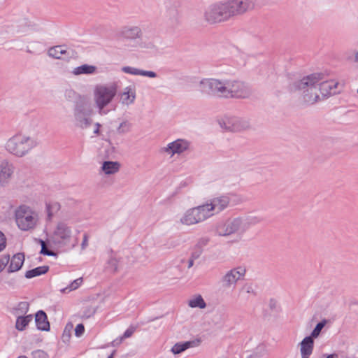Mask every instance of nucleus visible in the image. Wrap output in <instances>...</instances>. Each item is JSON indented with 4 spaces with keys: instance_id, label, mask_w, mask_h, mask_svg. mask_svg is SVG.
<instances>
[{
    "instance_id": "obj_1",
    "label": "nucleus",
    "mask_w": 358,
    "mask_h": 358,
    "mask_svg": "<svg viewBox=\"0 0 358 358\" xmlns=\"http://www.w3.org/2000/svg\"><path fill=\"white\" fill-rule=\"evenodd\" d=\"M255 6V0H227L210 5L205 10L204 19L210 24H217L245 14Z\"/></svg>"
},
{
    "instance_id": "obj_2",
    "label": "nucleus",
    "mask_w": 358,
    "mask_h": 358,
    "mask_svg": "<svg viewBox=\"0 0 358 358\" xmlns=\"http://www.w3.org/2000/svg\"><path fill=\"white\" fill-rule=\"evenodd\" d=\"M262 221L256 216L238 217L222 221L215 227V234L219 236H229L234 234H243L251 226Z\"/></svg>"
},
{
    "instance_id": "obj_3",
    "label": "nucleus",
    "mask_w": 358,
    "mask_h": 358,
    "mask_svg": "<svg viewBox=\"0 0 358 358\" xmlns=\"http://www.w3.org/2000/svg\"><path fill=\"white\" fill-rule=\"evenodd\" d=\"M323 79L324 75L322 73H312L294 83L292 89L301 92L305 102L308 104H313L320 100L318 83L323 80Z\"/></svg>"
},
{
    "instance_id": "obj_4",
    "label": "nucleus",
    "mask_w": 358,
    "mask_h": 358,
    "mask_svg": "<svg viewBox=\"0 0 358 358\" xmlns=\"http://www.w3.org/2000/svg\"><path fill=\"white\" fill-rule=\"evenodd\" d=\"M48 241L58 248L67 246L73 248L78 243L77 238L72 242L71 227L64 222H59L57 224L52 234L50 236Z\"/></svg>"
},
{
    "instance_id": "obj_5",
    "label": "nucleus",
    "mask_w": 358,
    "mask_h": 358,
    "mask_svg": "<svg viewBox=\"0 0 358 358\" xmlns=\"http://www.w3.org/2000/svg\"><path fill=\"white\" fill-rule=\"evenodd\" d=\"M116 94L117 86L115 83L97 85L94 87L93 99L100 115L107 113L104 108L112 101Z\"/></svg>"
},
{
    "instance_id": "obj_6",
    "label": "nucleus",
    "mask_w": 358,
    "mask_h": 358,
    "mask_svg": "<svg viewBox=\"0 0 358 358\" xmlns=\"http://www.w3.org/2000/svg\"><path fill=\"white\" fill-rule=\"evenodd\" d=\"M36 145L37 142L34 138L17 134L9 138L6 144V149L14 155L23 157Z\"/></svg>"
},
{
    "instance_id": "obj_7",
    "label": "nucleus",
    "mask_w": 358,
    "mask_h": 358,
    "mask_svg": "<svg viewBox=\"0 0 358 358\" xmlns=\"http://www.w3.org/2000/svg\"><path fill=\"white\" fill-rule=\"evenodd\" d=\"M15 217L17 227L22 231L34 229L39 220L38 213L26 205H22L15 210Z\"/></svg>"
},
{
    "instance_id": "obj_8",
    "label": "nucleus",
    "mask_w": 358,
    "mask_h": 358,
    "mask_svg": "<svg viewBox=\"0 0 358 358\" xmlns=\"http://www.w3.org/2000/svg\"><path fill=\"white\" fill-rule=\"evenodd\" d=\"M199 88L202 94L212 96L227 98V80L204 78L199 82Z\"/></svg>"
},
{
    "instance_id": "obj_9",
    "label": "nucleus",
    "mask_w": 358,
    "mask_h": 358,
    "mask_svg": "<svg viewBox=\"0 0 358 358\" xmlns=\"http://www.w3.org/2000/svg\"><path fill=\"white\" fill-rule=\"evenodd\" d=\"M219 124L226 131L241 132L252 128L250 120L241 117H224L219 120Z\"/></svg>"
},
{
    "instance_id": "obj_10",
    "label": "nucleus",
    "mask_w": 358,
    "mask_h": 358,
    "mask_svg": "<svg viewBox=\"0 0 358 358\" xmlns=\"http://www.w3.org/2000/svg\"><path fill=\"white\" fill-rule=\"evenodd\" d=\"M92 109L91 106L85 102L77 103L73 109V117L75 125L81 129L89 127L92 120Z\"/></svg>"
},
{
    "instance_id": "obj_11",
    "label": "nucleus",
    "mask_w": 358,
    "mask_h": 358,
    "mask_svg": "<svg viewBox=\"0 0 358 358\" xmlns=\"http://www.w3.org/2000/svg\"><path fill=\"white\" fill-rule=\"evenodd\" d=\"M227 90L229 92H227V98L245 99L251 94L250 90L244 83L237 80H227Z\"/></svg>"
},
{
    "instance_id": "obj_12",
    "label": "nucleus",
    "mask_w": 358,
    "mask_h": 358,
    "mask_svg": "<svg viewBox=\"0 0 358 358\" xmlns=\"http://www.w3.org/2000/svg\"><path fill=\"white\" fill-rule=\"evenodd\" d=\"M237 195L226 194L216 196L210 200L215 214L220 213L227 208L231 203H237Z\"/></svg>"
},
{
    "instance_id": "obj_13",
    "label": "nucleus",
    "mask_w": 358,
    "mask_h": 358,
    "mask_svg": "<svg viewBox=\"0 0 358 358\" xmlns=\"http://www.w3.org/2000/svg\"><path fill=\"white\" fill-rule=\"evenodd\" d=\"M245 273L246 268L243 266H238L228 271L221 278L222 287L229 289L234 286L237 281L243 278Z\"/></svg>"
},
{
    "instance_id": "obj_14",
    "label": "nucleus",
    "mask_w": 358,
    "mask_h": 358,
    "mask_svg": "<svg viewBox=\"0 0 358 358\" xmlns=\"http://www.w3.org/2000/svg\"><path fill=\"white\" fill-rule=\"evenodd\" d=\"M189 142L184 139H177L169 143L166 147L162 148V152L171 155L180 154L189 148Z\"/></svg>"
},
{
    "instance_id": "obj_15",
    "label": "nucleus",
    "mask_w": 358,
    "mask_h": 358,
    "mask_svg": "<svg viewBox=\"0 0 358 358\" xmlns=\"http://www.w3.org/2000/svg\"><path fill=\"white\" fill-rule=\"evenodd\" d=\"M120 37L127 40L141 39L143 36V31L138 26H124L118 32Z\"/></svg>"
},
{
    "instance_id": "obj_16",
    "label": "nucleus",
    "mask_w": 358,
    "mask_h": 358,
    "mask_svg": "<svg viewBox=\"0 0 358 358\" xmlns=\"http://www.w3.org/2000/svg\"><path fill=\"white\" fill-rule=\"evenodd\" d=\"M338 85V82L335 80H321L318 83V93L322 95V98L328 97L337 93Z\"/></svg>"
},
{
    "instance_id": "obj_17",
    "label": "nucleus",
    "mask_w": 358,
    "mask_h": 358,
    "mask_svg": "<svg viewBox=\"0 0 358 358\" xmlns=\"http://www.w3.org/2000/svg\"><path fill=\"white\" fill-rule=\"evenodd\" d=\"M48 55L55 59H69L76 56V52L71 49H66L64 45H57L48 50Z\"/></svg>"
},
{
    "instance_id": "obj_18",
    "label": "nucleus",
    "mask_w": 358,
    "mask_h": 358,
    "mask_svg": "<svg viewBox=\"0 0 358 358\" xmlns=\"http://www.w3.org/2000/svg\"><path fill=\"white\" fill-rule=\"evenodd\" d=\"M180 221L181 224L187 226L196 224L203 222L196 207L189 208L186 210L180 218Z\"/></svg>"
},
{
    "instance_id": "obj_19",
    "label": "nucleus",
    "mask_w": 358,
    "mask_h": 358,
    "mask_svg": "<svg viewBox=\"0 0 358 358\" xmlns=\"http://www.w3.org/2000/svg\"><path fill=\"white\" fill-rule=\"evenodd\" d=\"M164 17L167 23L172 26L177 25L180 22V13L178 7L170 3L166 6V10L164 12Z\"/></svg>"
},
{
    "instance_id": "obj_20",
    "label": "nucleus",
    "mask_w": 358,
    "mask_h": 358,
    "mask_svg": "<svg viewBox=\"0 0 358 358\" xmlns=\"http://www.w3.org/2000/svg\"><path fill=\"white\" fill-rule=\"evenodd\" d=\"M14 173V166L12 164L3 162L0 164V185L5 186L10 182Z\"/></svg>"
},
{
    "instance_id": "obj_21",
    "label": "nucleus",
    "mask_w": 358,
    "mask_h": 358,
    "mask_svg": "<svg viewBox=\"0 0 358 358\" xmlns=\"http://www.w3.org/2000/svg\"><path fill=\"white\" fill-rule=\"evenodd\" d=\"M301 358H309L314 348V339L309 336L305 337L299 343Z\"/></svg>"
},
{
    "instance_id": "obj_22",
    "label": "nucleus",
    "mask_w": 358,
    "mask_h": 358,
    "mask_svg": "<svg viewBox=\"0 0 358 358\" xmlns=\"http://www.w3.org/2000/svg\"><path fill=\"white\" fill-rule=\"evenodd\" d=\"M199 341H189L185 342H178L176 343L171 349V352L176 355H179L183 352H185L186 350L196 347L199 345Z\"/></svg>"
},
{
    "instance_id": "obj_23",
    "label": "nucleus",
    "mask_w": 358,
    "mask_h": 358,
    "mask_svg": "<svg viewBox=\"0 0 358 358\" xmlns=\"http://www.w3.org/2000/svg\"><path fill=\"white\" fill-rule=\"evenodd\" d=\"M35 322L38 329L45 331L50 330V323L47 315L43 310H38L36 313Z\"/></svg>"
},
{
    "instance_id": "obj_24",
    "label": "nucleus",
    "mask_w": 358,
    "mask_h": 358,
    "mask_svg": "<svg viewBox=\"0 0 358 358\" xmlns=\"http://www.w3.org/2000/svg\"><path fill=\"white\" fill-rule=\"evenodd\" d=\"M122 71L125 73H129L135 76H143L152 78L157 77V73L154 71L141 70L131 66H124L122 67Z\"/></svg>"
},
{
    "instance_id": "obj_25",
    "label": "nucleus",
    "mask_w": 358,
    "mask_h": 358,
    "mask_svg": "<svg viewBox=\"0 0 358 358\" xmlns=\"http://www.w3.org/2000/svg\"><path fill=\"white\" fill-rule=\"evenodd\" d=\"M24 262V255L23 253H17L13 255L8 269V273H13L20 270Z\"/></svg>"
},
{
    "instance_id": "obj_26",
    "label": "nucleus",
    "mask_w": 358,
    "mask_h": 358,
    "mask_svg": "<svg viewBox=\"0 0 358 358\" xmlns=\"http://www.w3.org/2000/svg\"><path fill=\"white\" fill-rule=\"evenodd\" d=\"M211 206L212 204L210 201L196 207L203 222L215 214V210Z\"/></svg>"
},
{
    "instance_id": "obj_27",
    "label": "nucleus",
    "mask_w": 358,
    "mask_h": 358,
    "mask_svg": "<svg viewBox=\"0 0 358 358\" xmlns=\"http://www.w3.org/2000/svg\"><path fill=\"white\" fill-rule=\"evenodd\" d=\"M136 99V92L131 87H126L124 91L120 94V102L122 104L129 106L132 104Z\"/></svg>"
},
{
    "instance_id": "obj_28",
    "label": "nucleus",
    "mask_w": 358,
    "mask_h": 358,
    "mask_svg": "<svg viewBox=\"0 0 358 358\" xmlns=\"http://www.w3.org/2000/svg\"><path fill=\"white\" fill-rule=\"evenodd\" d=\"M120 168V164L117 162L106 161L102 164V171L106 175H111L117 173Z\"/></svg>"
},
{
    "instance_id": "obj_29",
    "label": "nucleus",
    "mask_w": 358,
    "mask_h": 358,
    "mask_svg": "<svg viewBox=\"0 0 358 358\" xmlns=\"http://www.w3.org/2000/svg\"><path fill=\"white\" fill-rule=\"evenodd\" d=\"M96 67L95 66L89 65V64H83L80 66L74 68L72 73L76 76H78L80 74H86V75L94 74L96 73Z\"/></svg>"
},
{
    "instance_id": "obj_30",
    "label": "nucleus",
    "mask_w": 358,
    "mask_h": 358,
    "mask_svg": "<svg viewBox=\"0 0 358 358\" xmlns=\"http://www.w3.org/2000/svg\"><path fill=\"white\" fill-rule=\"evenodd\" d=\"M33 320L32 315H27L26 316L19 315L17 317L15 328L18 331H23L26 328V327Z\"/></svg>"
},
{
    "instance_id": "obj_31",
    "label": "nucleus",
    "mask_w": 358,
    "mask_h": 358,
    "mask_svg": "<svg viewBox=\"0 0 358 358\" xmlns=\"http://www.w3.org/2000/svg\"><path fill=\"white\" fill-rule=\"evenodd\" d=\"M49 270L48 266H38L35 268L27 271L25 273L26 278H32L34 277L39 276L46 273Z\"/></svg>"
},
{
    "instance_id": "obj_32",
    "label": "nucleus",
    "mask_w": 358,
    "mask_h": 358,
    "mask_svg": "<svg viewBox=\"0 0 358 358\" xmlns=\"http://www.w3.org/2000/svg\"><path fill=\"white\" fill-rule=\"evenodd\" d=\"M188 305L191 308H199L201 309L206 307V303L201 295H198L195 298L190 299L188 302Z\"/></svg>"
},
{
    "instance_id": "obj_33",
    "label": "nucleus",
    "mask_w": 358,
    "mask_h": 358,
    "mask_svg": "<svg viewBox=\"0 0 358 358\" xmlns=\"http://www.w3.org/2000/svg\"><path fill=\"white\" fill-rule=\"evenodd\" d=\"M60 209V204L58 202H52L46 205L48 220H51L54 215Z\"/></svg>"
},
{
    "instance_id": "obj_34",
    "label": "nucleus",
    "mask_w": 358,
    "mask_h": 358,
    "mask_svg": "<svg viewBox=\"0 0 358 358\" xmlns=\"http://www.w3.org/2000/svg\"><path fill=\"white\" fill-rule=\"evenodd\" d=\"M120 259L116 257H110L107 262L106 268L111 272L115 273L118 271Z\"/></svg>"
},
{
    "instance_id": "obj_35",
    "label": "nucleus",
    "mask_w": 358,
    "mask_h": 358,
    "mask_svg": "<svg viewBox=\"0 0 358 358\" xmlns=\"http://www.w3.org/2000/svg\"><path fill=\"white\" fill-rule=\"evenodd\" d=\"M73 328V325L71 322H68L66 324L62 335V340L64 343H67L69 342Z\"/></svg>"
},
{
    "instance_id": "obj_36",
    "label": "nucleus",
    "mask_w": 358,
    "mask_h": 358,
    "mask_svg": "<svg viewBox=\"0 0 358 358\" xmlns=\"http://www.w3.org/2000/svg\"><path fill=\"white\" fill-rule=\"evenodd\" d=\"M132 124L128 120L122 122L117 129V131L120 134H124L131 131L132 129Z\"/></svg>"
},
{
    "instance_id": "obj_37",
    "label": "nucleus",
    "mask_w": 358,
    "mask_h": 358,
    "mask_svg": "<svg viewBox=\"0 0 358 358\" xmlns=\"http://www.w3.org/2000/svg\"><path fill=\"white\" fill-rule=\"evenodd\" d=\"M13 33L16 34H24L29 29V26L27 25V22L25 20H23L20 23H16L13 25Z\"/></svg>"
},
{
    "instance_id": "obj_38",
    "label": "nucleus",
    "mask_w": 358,
    "mask_h": 358,
    "mask_svg": "<svg viewBox=\"0 0 358 358\" xmlns=\"http://www.w3.org/2000/svg\"><path fill=\"white\" fill-rule=\"evenodd\" d=\"M327 322V320H325V319L322 320L321 322H318L316 324L314 329L313 330V331L311 332L310 335L308 336L313 339L317 338L319 336V335L320 334L322 329L326 325Z\"/></svg>"
},
{
    "instance_id": "obj_39",
    "label": "nucleus",
    "mask_w": 358,
    "mask_h": 358,
    "mask_svg": "<svg viewBox=\"0 0 358 358\" xmlns=\"http://www.w3.org/2000/svg\"><path fill=\"white\" fill-rule=\"evenodd\" d=\"M36 241L41 245V250L40 253L47 256H57V253L47 248L46 243L42 239H36Z\"/></svg>"
},
{
    "instance_id": "obj_40",
    "label": "nucleus",
    "mask_w": 358,
    "mask_h": 358,
    "mask_svg": "<svg viewBox=\"0 0 358 358\" xmlns=\"http://www.w3.org/2000/svg\"><path fill=\"white\" fill-rule=\"evenodd\" d=\"M29 304L27 301L20 302L17 307L15 308V314H25L29 310Z\"/></svg>"
},
{
    "instance_id": "obj_41",
    "label": "nucleus",
    "mask_w": 358,
    "mask_h": 358,
    "mask_svg": "<svg viewBox=\"0 0 358 358\" xmlns=\"http://www.w3.org/2000/svg\"><path fill=\"white\" fill-rule=\"evenodd\" d=\"M83 282V278H79L75 280H73L68 287H65L62 290L63 292H71L72 290L76 289Z\"/></svg>"
},
{
    "instance_id": "obj_42",
    "label": "nucleus",
    "mask_w": 358,
    "mask_h": 358,
    "mask_svg": "<svg viewBox=\"0 0 358 358\" xmlns=\"http://www.w3.org/2000/svg\"><path fill=\"white\" fill-rule=\"evenodd\" d=\"M96 311V309L92 306H87L84 308L83 310L81 317L84 319H88L93 316Z\"/></svg>"
},
{
    "instance_id": "obj_43",
    "label": "nucleus",
    "mask_w": 358,
    "mask_h": 358,
    "mask_svg": "<svg viewBox=\"0 0 358 358\" xmlns=\"http://www.w3.org/2000/svg\"><path fill=\"white\" fill-rule=\"evenodd\" d=\"M240 292L256 296V292H255V289L253 288L252 285L250 284V283L245 284L241 289Z\"/></svg>"
},
{
    "instance_id": "obj_44",
    "label": "nucleus",
    "mask_w": 358,
    "mask_h": 358,
    "mask_svg": "<svg viewBox=\"0 0 358 358\" xmlns=\"http://www.w3.org/2000/svg\"><path fill=\"white\" fill-rule=\"evenodd\" d=\"M210 241V238L208 237H202L199 238L195 245V247L197 248L203 250V248L206 246Z\"/></svg>"
},
{
    "instance_id": "obj_45",
    "label": "nucleus",
    "mask_w": 358,
    "mask_h": 358,
    "mask_svg": "<svg viewBox=\"0 0 358 358\" xmlns=\"http://www.w3.org/2000/svg\"><path fill=\"white\" fill-rule=\"evenodd\" d=\"M33 358H48L49 356L47 352L42 350H36L31 353Z\"/></svg>"
},
{
    "instance_id": "obj_46",
    "label": "nucleus",
    "mask_w": 358,
    "mask_h": 358,
    "mask_svg": "<svg viewBox=\"0 0 358 358\" xmlns=\"http://www.w3.org/2000/svg\"><path fill=\"white\" fill-rule=\"evenodd\" d=\"M10 260V256L8 255L3 256L0 259V273L4 269L6 266L8 264Z\"/></svg>"
},
{
    "instance_id": "obj_47",
    "label": "nucleus",
    "mask_w": 358,
    "mask_h": 358,
    "mask_svg": "<svg viewBox=\"0 0 358 358\" xmlns=\"http://www.w3.org/2000/svg\"><path fill=\"white\" fill-rule=\"evenodd\" d=\"M136 331V327L134 326H130L124 333V334L121 336L123 339L129 338L132 336V334Z\"/></svg>"
},
{
    "instance_id": "obj_48",
    "label": "nucleus",
    "mask_w": 358,
    "mask_h": 358,
    "mask_svg": "<svg viewBox=\"0 0 358 358\" xmlns=\"http://www.w3.org/2000/svg\"><path fill=\"white\" fill-rule=\"evenodd\" d=\"M85 332V327L83 324H78L75 329V335L77 337H80Z\"/></svg>"
},
{
    "instance_id": "obj_49",
    "label": "nucleus",
    "mask_w": 358,
    "mask_h": 358,
    "mask_svg": "<svg viewBox=\"0 0 358 358\" xmlns=\"http://www.w3.org/2000/svg\"><path fill=\"white\" fill-rule=\"evenodd\" d=\"M203 252V250L197 248L194 246V251L191 254V257L194 259H198Z\"/></svg>"
},
{
    "instance_id": "obj_50",
    "label": "nucleus",
    "mask_w": 358,
    "mask_h": 358,
    "mask_svg": "<svg viewBox=\"0 0 358 358\" xmlns=\"http://www.w3.org/2000/svg\"><path fill=\"white\" fill-rule=\"evenodd\" d=\"M6 242L3 234L0 231V252L6 248Z\"/></svg>"
},
{
    "instance_id": "obj_51",
    "label": "nucleus",
    "mask_w": 358,
    "mask_h": 358,
    "mask_svg": "<svg viewBox=\"0 0 358 358\" xmlns=\"http://www.w3.org/2000/svg\"><path fill=\"white\" fill-rule=\"evenodd\" d=\"M89 236L87 234L83 235V239L81 243V249L84 250L88 245Z\"/></svg>"
},
{
    "instance_id": "obj_52",
    "label": "nucleus",
    "mask_w": 358,
    "mask_h": 358,
    "mask_svg": "<svg viewBox=\"0 0 358 358\" xmlns=\"http://www.w3.org/2000/svg\"><path fill=\"white\" fill-rule=\"evenodd\" d=\"M123 340L124 339L122 337L116 338L112 341L111 345L113 346H117V345H120L122 342Z\"/></svg>"
},
{
    "instance_id": "obj_53",
    "label": "nucleus",
    "mask_w": 358,
    "mask_h": 358,
    "mask_svg": "<svg viewBox=\"0 0 358 358\" xmlns=\"http://www.w3.org/2000/svg\"><path fill=\"white\" fill-rule=\"evenodd\" d=\"M319 358H338L337 354H331V355H322Z\"/></svg>"
},
{
    "instance_id": "obj_54",
    "label": "nucleus",
    "mask_w": 358,
    "mask_h": 358,
    "mask_svg": "<svg viewBox=\"0 0 358 358\" xmlns=\"http://www.w3.org/2000/svg\"><path fill=\"white\" fill-rule=\"evenodd\" d=\"M256 350L259 352L264 353L266 352V346L264 344H260L257 346Z\"/></svg>"
},
{
    "instance_id": "obj_55",
    "label": "nucleus",
    "mask_w": 358,
    "mask_h": 358,
    "mask_svg": "<svg viewBox=\"0 0 358 358\" xmlns=\"http://www.w3.org/2000/svg\"><path fill=\"white\" fill-rule=\"evenodd\" d=\"M354 62L358 64V49L354 52Z\"/></svg>"
},
{
    "instance_id": "obj_56",
    "label": "nucleus",
    "mask_w": 358,
    "mask_h": 358,
    "mask_svg": "<svg viewBox=\"0 0 358 358\" xmlns=\"http://www.w3.org/2000/svg\"><path fill=\"white\" fill-rule=\"evenodd\" d=\"M194 260L195 259L190 257V259L188 261V268H190L191 267L193 266Z\"/></svg>"
},
{
    "instance_id": "obj_57",
    "label": "nucleus",
    "mask_w": 358,
    "mask_h": 358,
    "mask_svg": "<svg viewBox=\"0 0 358 358\" xmlns=\"http://www.w3.org/2000/svg\"><path fill=\"white\" fill-rule=\"evenodd\" d=\"M96 128L94 130V133L98 134L99 133V127H101V124L99 123L96 124Z\"/></svg>"
},
{
    "instance_id": "obj_58",
    "label": "nucleus",
    "mask_w": 358,
    "mask_h": 358,
    "mask_svg": "<svg viewBox=\"0 0 358 358\" xmlns=\"http://www.w3.org/2000/svg\"><path fill=\"white\" fill-rule=\"evenodd\" d=\"M116 353V350H113L112 353L107 358H114V355Z\"/></svg>"
},
{
    "instance_id": "obj_59",
    "label": "nucleus",
    "mask_w": 358,
    "mask_h": 358,
    "mask_svg": "<svg viewBox=\"0 0 358 358\" xmlns=\"http://www.w3.org/2000/svg\"><path fill=\"white\" fill-rule=\"evenodd\" d=\"M148 47L149 48H154L155 45L152 43H150L149 45H148Z\"/></svg>"
},
{
    "instance_id": "obj_60",
    "label": "nucleus",
    "mask_w": 358,
    "mask_h": 358,
    "mask_svg": "<svg viewBox=\"0 0 358 358\" xmlns=\"http://www.w3.org/2000/svg\"><path fill=\"white\" fill-rule=\"evenodd\" d=\"M17 358H28V357L25 355H21V356H19Z\"/></svg>"
},
{
    "instance_id": "obj_61",
    "label": "nucleus",
    "mask_w": 358,
    "mask_h": 358,
    "mask_svg": "<svg viewBox=\"0 0 358 358\" xmlns=\"http://www.w3.org/2000/svg\"><path fill=\"white\" fill-rule=\"evenodd\" d=\"M120 358H126V357H120Z\"/></svg>"
},
{
    "instance_id": "obj_62",
    "label": "nucleus",
    "mask_w": 358,
    "mask_h": 358,
    "mask_svg": "<svg viewBox=\"0 0 358 358\" xmlns=\"http://www.w3.org/2000/svg\"><path fill=\"white\" fill-rule=\"evenodd\" d=\"M357 93H358V88H357Z\"/></svg>"
}]
</instances>
